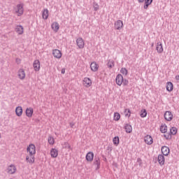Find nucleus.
I'll return each mask as SVG.
<instances>
[{"instance_id":"obj_1","label":"nucleus","mask_w":179,"mask_h":179,"mask_svg":"<svg viewBox=\"0 0 179 179\" xmlns=\"http://www.w3.org/2000/svg\"><path fill=\"white\" fill-rule=\"evenodd\" d=\"M13 12L15 15L18 17L23 16V14L24 13V8L23 3L17 4L13 8Z\"/></svg>"},{"instance_id":"obj_2","label":"nucleus","mask_w":179,"mask_h":179,"mask_svg":"<svg viewBox=\"0 0 179 179\" xmlns=\"http://www.w3.org/2000/svg\"><path fill=\"white\" fill-rule=\"evenodd\" d=\"M115 83L117 85V86H121L122 85L124 86H127L128 85V83H129L128 80L124 79V77L121 74H118L116 76Z\"/></svg>"},{"instance_id":"obj_3","label":"nucleus","mask_w":179,"mask_h":179,"mask_svg":"<svg viewBox=\"0 0 179 179\" xmlns=\"http://www.w3.org/2000/svg\"><path fill=\"white\" fill-rule=\"evenodd\" d=\"M115 30H122L124 29V22L121 20H117L114 23Z\"/></svg>"},{"instance_id":"obj_4","label":"nucleus","mask_w":179,"mask_h":179,"mask_svg":"<svg viewBox=\"0 0 179 179\" xmlns=\"http://www.w3.org/2000/svg\"><path fill=\"white\" fill-rule=\"evenodd\" d=\"M35 155H36L28 154V155L26 156L25 160L28 164H34L36 162Z\"/></svg>"},{"instance_id":"obj_5","label":"nucleus","mask_w":179,"mask_h":179,"mask_svg":"<svg viewBox=\"0 0 179 179\" xmlns=\"http://www.w3.org/2000/svg\"><path fill=\"white\" fill-rule=\"evenodd\" d=\"M28 155H36V145L30 143L27 148Z\"/></svg>"},{"instance_id":"obj_6","label":"nucleus","mask_w":179,"mask_h":179,"mask_svg":"<svg viewBox=\"0 0 179 179\" xmlns=\"http://www.w3.org/2000/svg\"><path fill=\"white\" fill-rule=\"evenodd\" d=\"M54 58L57 59H61L62 58V52L58 49H54L52 52Z\"/></svg>"},{"instance_id":"obj_7","label":"nucleus","mask_w":179,"mask_h":179,"mask_svg":"<svg viewBox=\"0 0 179 179\" xmlns=\"http://www.w3.org/2000/svg\"><path fill=\"white\" fill-rule=\"evenodd\" d=\"M83 85L84 87H90L93 83L92 82V79L88 77H85L83 80Z\"/></svg>"},{"instance_id":"obj_8","label":"nucleus","mask_w":179,"mask_h":179,"mask_svg":"<svg viewBox=\"0 0 179 179\" xmlns=\"http://www.w3.org/2000/svg\"><path fill=\"white\" fill-rule=\"evenodd\" d=\"M94 159V153L93 152H88L85 156V160L87 163H92Z\"/></svg>"},{"instance_id":"obj_9","label":"nucleus","mask_w":179,"mask_h":179,"mask_svg":"<svg viewBox=\"0 0 179 179\" xmlns=\"http://www.w3.org/2000/svg\"><path fill=\"white\" fill-rule=\"evenodd\" d=\"M16 171H17V169H16V166L13 164H10L6 169V173H8V174H15Z\"/></svg>"},{"instance_id":"obj_10","label":"nucleus","mask_w":179,"mask_h":179,"mask_svg":"<svg viewBox=\"0 0 179 179\" xmlns=\"http://www.w3.org/2000/svg\"><path fill=\"white\" fill-rule=\"evenodd\" d=\"M76 44L80 50H83V48H85V40H83V38L80 37L76 39Z\"/></svg>"},{"instance_id":"obj_11","label":"nucleus","mask_w":179,"mask_h":179,"mask_svg":"<svg viewBox=\"0 0 179 179\" xmlns=\"http://www.w3.org/2000/svg\"><path fill=\"white\" fill-rule=\"evenodd\" d=\"M33 67L36 72H39L41 68V64L40 63V60L38 59L34 60L33 64Z\"/></svg>"},{"instance_id":"obj_12","label":"nucleus","mask_w":179,"mask_h":179,"mask_svg":"<svg viewBox=\"0 0 179 179\" xmlns=\"http://www.w3.org/2000/svg\"><path fill=\"white\" fill-rule=\"evenodd\" d=\"M15 31L18 36H22L24 33V28L22 25H17L15 28Z\"/></svg>"},{"instance_id":"obj_13","label":"nucleus","mask_w":179,"mask_h":179,"mask_svg":"<svg viewBox=\"0 0 179 179\" xmlns=\"http://www.w3.org/2000/svg\"><path fill=\"white\" fill-rule=\"evenodd\" d=\"M17 76L20 80H24L26 78V72L24 71V69H20L17 72Z\"/></svg>"},{"instance_id":"obj_14","label":"nucleus","mask_w":179,"mask_h":179,"mask_svg":"<svg viewBox=\"0 0 179 179\" xmlns=\"http://www.w3.org/2000/svg\"><path fill=\"white\" fill-rule=\"evenodd\" d=\"M58 149L51 148L50 151V155L52 159H57L58 157Z\"/></svg>"},{"instance_id":"obj_15","label":"nucleus","mask_w":179,"mask_h":179,"mask_svg":"<svg viewBox=\"0 0 179 179\" xmlns=\"http://www.w3.org/2000/svg\"><path fill=\"white\" fill-rule=\"evenodd\" d=\"M25 114L28 118H31L33 114H34V110L31 107L27 108L25 110Z\"/></svg>"},{"instance_id":"obj_16","label":"nucleus","mask_w":179,"mask_h":179,"mask_svg":"<svg viewBox=\"0 0 179 179\" xmlns=\"http://www.w3.org/2000/svg\"><path fill=\"white\" fill-rule=\"evenodd\" d=\"M99 66L96 62H93L90 64V69L92 72H97L99 71Z\"/></svg>"},{"instance_id":"obj_17","label":"nucleus","mask_w":179,"mask_h":179,"mask_svg":"<svg viewBox=\"0 0 179 179\" xmlns=\"http://www.w3.org/2000/svg\"><path fill=\"white\" fill-rule=\"evenodd\" d=\"M50 16V11L48 8H44L42 10V17L44 19V20H47L48 19V17Z\"/></svg>"},{"instance_id":"obj_18","label":"nucleus","mask_w":179,"mask_h":179,"mask_svg":"<svg viewBox=\"0 0 179 179\" xmlns=\"http://www.w3.org/2000/svg\"><path fill=\"white\" fill-rule=\"evenodd\" d=\"M144 142H145L147 145H152V143H153V138H152L150 135H147L144 137Z\"/></svg>"},{"instance_id":"obj_19","label":"nucleus","mask_w":179,"mask_h":179,"mask_svg":"<svg viewBox=\"0 0 179 179\" xmlns=\"http://www.w3.org/2000/svg\"><path fill=\"white\" fill-rule=\"evenodd\" d=\"M15 114L17 117H22L23 115V108L22 106H17L15 108Z\"/></svg>"},{"instance_id":"obj_20","label":"nucleus","mask_w":179,"mask_h":179,"mask_svg":"<svg viewBox=\"0 0 179 179\" xmlns=\"http://www.w3.org/2000/svg\"><path fill=\"white\" fill-rule=\"evenodd\" d=\"M51 28L55 31V33H57L58 30H59V24L57 22H54L51 24Z\"/></svg>"},{"instance_id":"obj_21","label":"nucleus","mask_w":179,"mask_h":179,"mask_svg":"<svg viewBox=\"0 0 179 179\" xmlns=\"http://www.w3.org/2000/svg\"><path fill=\"white\" fill-rule=\"evenodd\" d=\"M162 153L164 156H169L170 155V148L167 146H163L162 148Z\"/></svg>"},{"instance_id":"obj_22","label":"nucleus","mask_w":179,"mask_h":179,"mask_svg":"<svg viewBox=\"0 0 179 179\" xmlns=\"http://www.w3.org/2000/svg\"><path fill=\"white\" fill-rule=\"evenodd\" d=\"M164 118L166 121H171L173 120V113L170 111L165 112Z\"/></svg>"},{"instance_id":"obj_23","label":"nucleus","mask_w":179,"mask_h":179,"mask_svg":"<svg viewBox=\"0 0 179 179\" xmlns=\"http://www.w3.org/2000/svg\"><path fill=\"white\" fill-rule=\"evenodd\" d=\"M101 162H100V158H95L93 162L94 166H95L96 170L100 169Z\"/></svg>"},{"instance_id":"obj_24","label":"nucleus","mask_w":179,"mask_h":179,"mask_svg":"<svg viewBox=\"0 0 179 179\" xmlns=\"http://www.w3.org/2000/svg\"><path fill=\"white\" fill-rule=\"evenodd\" d=\"M156 50L159 54H162V52H163V44H162V42L157 43Z\"/></svg>"},{"instance_id":"obj_25","label":"nucleus","mask_w":179,"mask_h":179,"mask_svg":"<svg viewBox=\"0 0 179 179\" xmlns=\"http://www.w3.org/2000/svg\"><path fill=\"white\" fill-rule=\"evenodd\" d=\"M174 90V85L171 82L166 83V90L167 92H173Z\"/></svg>"},{"instance_id":"obj_26","label":"nucleus","mask_w":179,"mask_h":179,"mask_svg":"<svg viewBox=\"0 0 179 179\" xmlns=\"http://www.w3.org/2000/svg\"><path fill=\"white\" fill-rule=\"evenodd\" d=\"M48 143L50 146H54L55 145V138L52 136H48Z\"/></svg>"},{"instance_id":"obj_27","label":"nucleus","mask_w":179,"mask_h":179,"mask_svg":"<svg viewBox=\"0 0 179 179\" xmlns=\"http://www.w3.org/2000/svg\"><path fill=\"white\" fill-rule=\"evenodd\" d=\"M164 162H165V159H164V156L162 155H159L158 156V162L159 163V164L161 166H163L164 165Z\"/></svg>"},{"instance_id":"obj_28","label":"nucleus","mask_w":179,"mask_h":179,"mask_svg":"<svg viewBox=\"0 0 179 179\" xmlns=\"http://www.w3.org/2000/svg\"><path fill=\"white\" fill-rule=\"evenodd\" d=\"M145 4H144V9H148L149 8L150 5H152V2H153V0H144Z\"/></svg>"},{"instance_id":"obj_29","label":"nucleus","mask_w":179,"mask_h":179,"mask_svg":"<svg viewBox=\"0 0 179 179\" xmlns=\"http://www.w3.org/2000/svg\"><path fill=\"white\" fill-rule=\"evenodd\" d=\"M124 129L127 134H131L132 132V126L131 124H126Z\"/></svg>"},{"instance_id":"obj_30","label":"nucleus","mask_w":179,"mask_h":179,"mask_svg":"<svg viewBox=\"0 0 179 179\" xmlns=\"http://www.w3.org/2000/svg\"><path fill=\"white\" fill-rule=\"evenodd\" d=\"M160 131L162 134H166L167 132V125L162 124L160 127Z\"/></svg>"},{"instance_id":"obj_31","label":"nucleus","mask_w":179,"mask_h":179,"mask_svg":"<svg viewBox=\"0 0 179 179\" xmlns=\"http://www.w3.org/2000/svg\"><path fill=\"white\" fill-rule=\"evenodd\" d=\"M120 118H121V115H120V113L115 112L113 115L114 121H120Z\"/></svg>"},{"instance_id":"obj_32","label":"nucleus","mask_w":179,"mask_h":179,"mask_svg":"<svg viewBox=\"0 0 179 179\" xmlns=\"http://www.w3.org/2000/svg\"><path fill=\"white\" fill-rule=\"evenodd\" d=\"M113 145H115V146H117L118 145H120V137L118 136H115L113 138Z\"/></svg>"},{"instance_id":"obj_33","label":"nucleus","mask_w":179,"mask_h":179,"mask_svg":"<svg viewBox=\"0 0 179 179\" xmlns=\"http://www.w3.org/2000/svg\"><path fill=\"white\" fill-rule=\"evenodd\" d=\"M146 115H148V112L146 111V109H142L140 111V117H141V118H145Z\"/></svg>"},{"instance_id":"obj_34","label":"nucleus","mask_w":179,"mask_h":179,"mask_svg":"<svg viewBox=\"0 0 179 179\" xmlns=\"http://www.w3.org/2000/svg\"><path fill=\"white\" fill-rule=\"evenodd\" d=\"M124 114H125V117H127V118H129V117H131V110L128 108H126L124 110Z\"/></svg>"},{"instance_id":"obj_35","label":"nucleus","mask_w":179,"mask_h":179,"mask_svg":"<svg viewBox=\"0 0 179 179\" xmlns=\"http://www.w3.org/2000/svg\"><path fill=\"white\" fill-rule=\"evenodd\" d=\"M120 73H122V75H124V76H127V75H128V70L125 68H122L120 69Z\"/></svg>"},{"instance_id":"obj_36","label":"nucleus","mask_w":179,"mask_h":179,"mask_svg":"<svg viewBox=\"0 0 179 179\" xmlns=\"http://www.w3.org/2000/svg\"><path fill=\"white\" fill-rule=\"evenodd\" d=\"M170 132L171 135H176L177 134V128L171 127L170 129Z\"/></svg>"},{"instance_id":"obj_37","label":"nucleus","mask_w":179,"mask_h":179,"mask_svg":"<svg viewBox=\"0 0 179 179\" xmlns=\"http://www.w3.org/2000/svg\"><path fill=\"white\" fill-rule=\"evenodd\" d=\"M64 149H69V150H72V147L71 146V144L69 143H64Z\"/></svg>"},{"instance_id":"obj_38","label":"nucleus","mask_w":179,"mask_h":179,"mask_svg":"<svg viewBox=\"0 0 179 179\" xmlns=\"http://www.w3.org/2000/svg\"><path fill=\"white\" fill-rule=\"evenodd\" d=\"M108 68H113V66H114V61L109 60V62H108Z\"/></svg>"},{"instance_id":"obj_39","label":"nucleus","mask_w":179,"mask_h":179,"mask_svg":"<svg viewBox=\"0 0 179 179\" xmlns=\"http://www.w3.org/2000/svg\"><path fill=\"white\" fill-rule=\"evenodd\" d=\"M93 8H94L95 11H97V10L99 9V3H97L96 2H94Z\"/></svg>"},{"instance_id":"obj_40","label":"nucleus","mask_w":179,"mask_h":179,"mask_svg":"<svg viewBox=\"0 0 179 179\" xmlns=\"http://www.w3.org/2000/svg\"><path fill=\"white\" fill-rule=\"evenodd\" d=\"M139 3H143L145 2V0H138Z\"/></svg>"},{"instance_id":"obj_41","label":"nucleus","mask_w":179,"mask_h":179,"mask_svg":"<svg viewBox=\"0 0 179 179\" xmlns=\"http://www.w3.org/2000/svg\"><path fill=\"white\" fill-rule=\"evenodd\" d=\"M62 73L64 75L65 73V69H62Z\"/></svg>"},{"instance_id":"obj_42","label":"nucleus","mask_w":179,"mask_h":179,"mask_svg":"<svg viewBox=\"0 0 179 179\" xmlns=\"http://www.w3.org/2000/svg\"><path fill=\"white\" fill-rule=\"evenodd\" d=\"M176 80H179V76H176Z\"/></svg>"},{"instance_id":"obj_43","label":"nucleus","mask_w":179,"mask_h":179,"mask_svg":"<svg viewBox=\"0 0 179 179\" xmlns=\"http://www.w3.org/2000/svg\"><path fill=\"white\" fill-rule=\"evenodd\" d=\"M0 139H1V134H0Z\"/></svg>"},{"instance_id":"obj_44","label":"nucleus","mask_w":179,"mask_h":179,"mask_svg":"<svg viewBox=\"0 0 179 179\" xmlns=\"http://www.w3.org/2000/svg\"><path fill=\"white\" fill-rule=\"evenodd\" d=\"M45 1H48V0H45Z\"/></svg>"}]
</instances>
